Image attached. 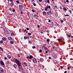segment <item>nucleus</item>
I'll return each mask as SVG.
<instances>
[{
	"label": "nucleus",
	"instance_id": "nucleus-1",
	"mask_svg": "<svg viewBox=\"0 0 73 73\" xmlns=\"http://www.w3.org/2000/svg\"><path fill=\"white\" fill-rule=\"evenodd\" d=\"M15 62L16 64L18 65L19 66H20V61L18 59H15Z\"/></svg>",
	"mask_w": 73,
	"mask_h": 73
},
{
	"label": "nucleus",
	"instance_id": "nucleus-2",
	"mask_svg": "<svg viewBox=\"0 0 73 73\" xmlns=\"http://www.w3.org/2000/svg\"><path fill=\"white\" fill-rule=\"evenodd\" d=\"M51 8L50 6L49 5H47L46 7L44 8V9L45 11H48V9H50Z\"/></svg>",
	"mask_w": 73,
	"mask_h": 73
},
{
	"label": "nucleus",
	"instance_id": "nucleus-3",
	"mask_svg": "<svg viewBox=\"0 0 73 73\" xmlns=\"http://www.w3.org/2000/svg\"><path fill=\"white\" fill-rule=\"evenodd\" d=\"M58 41H60V42H63V44H64V40H62L60 39H58Z\"/></svg>",
	"mask_w": 73,
	"mask_h": 73
},
{
	"label": "nucleus",
	"instance_id": "nucleus-4",
	"mask_svg": "<svg viewBox=\"0 0 73 73\" xmlns=\"http://www.w3.org/2000/svg\"><path fill=\"white\" fill-rule=\"evenodd\" d=\"M0 73H2L3 72H4V69H2V68H0Z\"/></svg>",
	"mask_w": 73,
	"mask_h": 73
},
{
	"label": "nucleus",
	"instance_id": "nucleus-5",
	"mask_svg": "<svg viewBox=\"0 0 73 73\" xmlns=\"http://www.w3.org/2000/svg\"><path fill=\"white\" fill-rule=\"evenodd\" d=\"M23 65L24 67L26 66H27V64L26 62H24L23 63Z\"/></svg>",
	"mask_w": 73,
	"mask_h": 73
},
{
	"label": "nucleus",
	"instance_id": "nucleus-6",
	"mask_svg": "<svg viewBox=\"0 0 73 73\" xmlns=\"http://www.w3.org/2000/svg\"><path fill=\"white\" fill-rule=\"evenodd\" d=\"M19 8L21 9H22L23 8V7L22 6V5H20L19 6Z\"/></svg>",
	"mask_w": 73,
	"mask_h": 73
},
{
	"label": "nucleus",
	"instance_id": "nucleus-7",
	"mask_svg": "<svg viewBox=\"0 0 73 73\" xmlns=\"http://www.w3.org/2000/svg\"><path fill=\"white\" fill-rule=\"evenodd\" d=\"M47 15H49V16H50V15H52V13H51V12L50 11H48L47 12Z\"/></svg>",
	"mask_w": 73,
	"mask_h": 73
},
{
	"label": "nucleus",
	"instance_id": "nucleus-8",
	"mask_svg": "<svg viewBox=\"0 0 73 73\" xmlns=\"http://www.w3.org/2000/svg\"><path fill=\"white\" fill-rule=\"evenodd\" d=\"M13 5H14V3L13 2L11 3H10V6H11V7H13Z\"/></svg>",
	"mask_w": 73,
	"mask_h": 73
},
{
	"label": "nucleus",
	"instance_id": "nucleus-9",
	"mask_svg": "<svg viewBox=\"0 0 73 73\" xmlns=\"http://www.w3.org/2000/svg\"><path fill=\"white\" fill-rule=\"evenodd\" d=\"M2 39L3 41H6V40H7V38L5 37H4L2 38Z\"/></svg>",
	"mask_w": 73,
	"mask_h": 73
},
{
	"label": "nucleus",
	"instance_id": "nucleus-10",
	"mask_svg": "<svg viewBox=\"0 0 73 73\" xmlns=\"http://www.w3.org/2000/svg\"><path fill=\"white\" fill-rule=\"evenodd\" d=\"M33 61L34 63H36L37 62V60L35 59H34L33 60Z\"/></svg>",
	"mask_w": 73,
	"mask_h": 73
},
{
	"label": "nucleus",
	"instance_id": "nucleus-11",
	"mask_svg": "<svg viewBox=\"0 0 73 73\" xmlns=\"http://www.w3.org/2000/svg\"><path fill=\"white\" fill-rule=\"evenodd\" d=\"M1 63L2 65H4V62H3V61H1Z\"/></svg>",
	"mask_w": 73,
	"mask_h": 73
},
{
	"label": "nucleus",
	"instance_id": "nucleus-12",
	"mask_svg": "<svg viewBox=\"0 0 73 73\" xmlns=\"http://www.w3.org/2000/svg\"><path fill=\"white\" fill-rule=\"evenodd\" d=\"M34 17H35V18H37V17H38V16L37 15H34Z\"/></svg>",
	"mask_w": 73,
	"mask_h": 73
},
{
	"label": "nucleus",
	"instance_id": "nucleus-13",
	"mask_svg": "<svg viewBox=\"0 0 73 73\" xmlns=\"http://www.w3.org/2000/svg\"><path fill=\"white\" fill-rule=\"evenodd\" d=\"M33 56L32 55H30L29 56V59H32V58H33Z\"/></svg>",
	"mask_w": 73,
	"mask_h": 73
},
{
	"label": "nucleus",
	"instance_id": "nucleus-14",
	"mask_svg": "<svg viewBox=\"0 0 73 73\" xmlns=\"http://www.w3.org/2000/svg\"><path fill=\"white\" fill-rule=\"evenodd\" d=\"M8 39L9 40H12V38H11L10 37H8Z\"/></svg>",
	"mask_w": 73,
	"mask_h": 73
},
{
	"label": "nucleus",
	"instance_id": "nucleus-15",
	"mask_svg": "<svg viewBox=\"0 0 73 73\" xmlns=\"http://www.w3.org/2000/svg\"><path fill=\"white\" fill-rule=\"evenodd\" d=\"M13 66L14 68H16V67H17V65L15 64H14L13 65Z\"/></svg>",
	"mask_w": 73,
	"mask_h": 73
},
{
	"label": "nucleus",
	"instance_id": "nucleus-16",
	"mask_svg": "<svg viewBox=\"0 0 73 73\" xmlns=\"http://www.w3.org/2000/svg\"><path fill=\"white\" fill-rule=\"evenodd\" d=\"M40 60L41 61H42V62H43V61H44V59L42 58H40Z\"/></svg>",
	"mask_w": 73,
	"mask_h": 73
},
{
	"label": "nucleus",
	"instance_id": "nucleus-17",
	"mask_svg": "<svg viewBox=\"0 0 73 73\" xmlns=\"http://www.w3.org/2000/svg\"><path fill=\"white\" fill-rule=\"evenodd\" d=\"M7 57H8V58H9V59H10V58H11V56H10L9 55H8Z\"/></svg>",
	"mask_w": 73,
	"mask_h": 73
},
{
	"label": "nucleus",
	"instance_id": "nucleus-18",
	"mask_svg": "<svg viewBox=\"0 0 73 73\" xmlns=\"http://www.w3.org/2000/svg\"><path fill=\"white\" fill-rule=\"evenodd\" d=\"M54 9H57V6H54Z\"/></svg>",
	"mask_w": 73,
	"mask_h": 73
},
{
	"label": "nucleus",
	"instance_id": "nucleus-19",
	"mask_svg": "<svg viewBox=\"0 0 73 73\" xmlns=\"http://www.w3.org/2000/svg\"><path fill=\"white\" fill-rule=\"evenodd\" d=\"M43 15H46V12L43 11Z\"/></svg>",
	"mask_w": 73,
	"mask_h": 73
},
{
	"label": "nucleus",
	"instance_id": "nucleus-20",
	"mask_svg": "<svg viewBox=\"0 0 73 73\" xmlns=\"http://www.w3.org/2000/svg\"><path fill=\"white\" fill-rule=\"evenodd\" d=\"M6 64L8 65H9V64H10V62H9V61H7L6 62Z\"/></svg>",
	"mask_w": 73,
	"mask_h": 73
},
{
	"label": "nucleus",
	"instance_id": "nucleus-21",
	"mask_svg": "<svg viewBox=\"0 0 73 73\" xmlns=\"http://www.w3.org/2000/svg\"><path fill=\"white\" fill-rule=\"evenodd\" d=\"M3 42H4V41L3 40H1L0 41V42L1 44H3Z\"/></svg>",
	"mask_w": 73,
	"mask_h": 73
},
{
	"label": "nucleus",
	"instance_id": "nucleus-22",
	"mask_svg": "<svg viewBox=\"0 0 73 73\" xmlns=\"http://www.w3.org/2000/svg\"><path fill=\"white\" fill-rule=\"evenodd\" d=\"M11 36H14V34L13 33H11Z\"/></svg>",
	"mask_w": 73,
	"mask_h": 73
},
{
	"label": "nucleus",
	"instance_id": "nucleus-23",
	"mask_svg": "<svg viewBox=\"0 0 73 73\" xmlns=\"http://www.w3.org/2000/svg\"><path fill=\"white\" fill-rule=\"evenodd\" d=\"M10 43L11 44H13V43H14V42H13V41H12L10 42Z\"/></svg>",
	"mask_w": 73,
	"mask_h": 73
},
{
	"label": "nucleus",
	"instance_id": "nucleus-24",
	"mask_svg": "<svg viewBox=\"0 0 73 73\" xmlns=\"http://www.w3.org/2000/svg\"><path fill=\"white\" fill-rule=\"evenodd\" d=\"M50 12H51V13H53V10H52V9L50 10Z\"/></svg>",
	"mask_w": 73,
	"mask_h": 73
},
{
	"label": "nucleus",
	"instance_id": "nucleus-25",
	"mask_svg": "<svg viewBox=\"0 0 73 73\" xmlns=\"http://www.w3.org/2000/svg\"><path fill=\"white\" fill-rule=\"evenodd\" d=\"M16 3H17L18 4H19L20 3V2L18 0H17L16 1Z\"/></svg>",
	"mask_w": 73,
	"mask_h": 73
},
{
	"label": "nucleus",
	"instance_id": "nucleus-26",
	"mask_svg": "<svg viewBox=\"0 0 73 73\" xmlns=\"http://www.w3.org/2000/svg\"><path fill=\"white\" fill-rule=\"evenodd\" d=\"M46 41L47 42H49L50 41V40H49V39H47L46 40Z\"/></svg>",
	"mask_w": 73,
	"mask_h": 73
},
{
	"label": "nucleus",
	"instance_id": "nucleus-27",
	"mask_svg": "<svg viewBox=\"0 0 73 73\" xmlns=\"http://www.w3.org/2000/svg\"><path fill=\"white\" fill-rule=\"evenodd\" d=\"M63 9L64 11H66V9L65 7H64L63 8Z\"/></svg>",
	"mask_w": 73,
	"mask_h": 73
},
{
	"label": "nucleus",
	"instance_id": "nucleus-28",
	"mask_svg": "<svg viewBox=\"0 0 73 73\" xmlns=\"http://www.w3.org/2000/svg\"><path fill=\"white\" fill-rule=\"evenodd\" d=\"M33 5L34 6H36V3H33Z\"/></svg>",
	"mask_w": 73,
	"mask_h": 73
},
{
	"label": "nucleus",
	"instance_id": "nucleus-29",
	"mask_svg": "<svg viewBox=\"0 0 73 73\" xmlns=\"http://www.w3.org/2000/svg\"><path fill=\"white\" fill-rule=\"evenodd\" d=\"M0 49H1V50H2V51H3V48L2 47H0Z\"/></svg>",
	"mask_w": 73,
	"mask_h": 73
},
{
	"label": "nucleus",
	"instance_id": "nucleus-30",
	"mask_svg": "<svg viewBox=\"0 0 73 73\" xmlns=\"http://www.w3.org/2000/svg\"><path fill=\"white\" fill-rule=\"evenodd\" d=\"M27 59H29V56H27Z\"/></svg>",
	"mask_w": 73,
	"mask_h": 73
},
{
	"label": "nucleus",
	"instance_id": "nucleus-31",
	"mask_svg": "<svg viewBox=\"0 0 73 73\" xmlns=\"http://www.w3.org/2000/svg\"><path fill=\"white\" fill-rule=\"evenodd\" d=\"M29 43L30 44H31L32 43V41H29Z\"/></svg>",
	"mask_w": 73,
	"mask_h": 73
},
{
	"label": "nucleus",
	"instance_id": "nucleus-32",
	"mask_svg": "<svg viewBox=\"0 0 73 73\" xmlns=\"http://www.w3.org/2000/svg\"><path fill=\"white\" fill-rule=\"evenodd\" d=\"M24 39H25V40H26V39H27V38L26 36H25L24 37Z\"/></svg>",
	"mask_w": 73,
	"mask_h": 73
},
{
	"label": "nucleus",
	"instance_id": "nucleus-33",
	"mask_svg": "<svg viewBox=\"0 0 73 73\" xmlns=\"http://www.w3.org/2000/svg\"><path fill=\"white\" fill-rule=\"evenodd\" d=\"M18 57H20V54H18Z\"/></svg>",
	"mask_w": 73,
	"mask_h": 73
},
{
	"label": "nucleus",
	"instance_id": "nucleus-34",
	"mask_svg": "<svg viewBox=\"0 0 73 73\" xmlns=\"http://www.w3.org/2000/svg\"><path fill=\"white\" fill-rule=\"evenodd\" d=\"M28 34L30 36H31L32 35V34L30 33H28Z\"/></svg>",
	"mask_w": 73,
	"mask_h": 73
},
{
	"label": "nucleus",
	"instance_id": "nucleus-35",
	"mask_svg": "<svg viewBox=\"0 0 73 73\" xmlns=\"http://www.w3.org/2000/svg\"><path fill=\"white\" fill-rule=\"evenodd\" d=\"M32 48L33 49H35V48H36V47H35V46H34L32 47Z\"/></svg>",
	"mask_w": 73,
	"mask_h": 73
},
{
	"label": "nucleus",
	"instance_id": "nucleus-36",
	"mask_svg": "<svg viewBox=\"0 0 73 73\" xmlns=\"http://www.w3.org/2000/svg\"><path fill=\"white\" fill-rule=\"evenodd\" d=\"M47 3H48V4H49V0H48L47 1Z\"/></svg>",
	"mask_w": 73,
	"mask_h": 73
},
{
	"label": "nucleus",
	"instance_id": "nucleus-37",
	"mask_svg": "<svg viewBox=\"0 0 73 73\" xmlns=\"http://www.w3.org/2000/svg\"><path fill=\"white\" fill-rule=\"evenodd\" d=\"M64 15L65 16H69V15H65V14H64Z\"/></svg>",
	"mask_w": 73,
	"mask_h": 73
},
{
	"label": "nucleus",
	"instance_id": "nucleus-38",
	"mask_svg": "<svg viewBox=\"0 0 73 73\" xmlns=\"http://www.w3.org/2000/svg\"><path fill=\"white\" fill-rule=\"evenodd\" d=\"M61 23H63V22H64V21H63V20H61Z\"/></svg>",
	"mask_w": 73,
	"mask_h": 73
},
{
	"label": "nucleus",
	"instance_id": "nucleus-39",
	"mask_svg": "<svg viewBox=\"0 0 73 73\" xmlns=\"http://www.w3.org/2000/svg\"><path fill=\"white\" fill-rule=\"evenodd\" d=\"M32 11L33 12H35V11L33 9L32 10Z\"/></svg>",
	"mask_w": 73,
	"mask_h": 73
},
{
	"label": "nucleus",
	"instance_id": "nucleus-40",
	"mask_svg": "<svg viewBox=\"0 0 73 73\" xmlns=\"http://www.w3.org/2000/svg\"><path fill=\"white\" fill-rule=\"evenodd\" d=\"M69 11L70 12V13H72V11H71L70 10H69Z\"/></svg>",
	"mask_w": 73,
	"mask_h": 73
},
{
	"label": "nucleus",
	"instance_id": "nucleus-41",
	"mask_svg": "<svg viewBox=\"0 0 73 73\" xmlns=\"http://www.w3.org/2000/svg\"><path fill=\"white\" fill-rule=\"evenodd\" d=\"M26 37L27 38H29V36H28V35H27Z\"/></svg>",
	"mask_w": 73,
	"mask_h": 73
},
{
	"label": "nucleus",
	"instance_id": "nucleus-42",
	"mask_svg": "<svg viewBox=\"0 0 73 73\" xmlns=\"http://www.w3.org/2000/svg\"><path fill=\"white\" fill-rule=\"evenodd\" d=\"M67 36L68 37H70V35H68V34H67Z\"/></svg>",
	"mask_w": 73,
	"mask_h": 73
},
{
	"label": "nucleus",
	"instance_id": "nucleus-43",
	"mask_svg": "<svg viewBox=\"0 0 73 73\" xmlns=\"http://www.w3.org/2000/svg\"><path fill=\"white\" fill-rule=\"evenodd\" d=\"M66 1L67 3H69V0H66Z\"/></svg>",
	"mask_w": 73,
	"mask_h": 73
},
{
	"label": "nucleus",
	"instance_id": "nucleus-44",
	"mask_svg": "<svg viewBox=\"0 0 73 73\" xmlns=\"http://www.w3.org/2000/svg\"><path fill=\"white\" fill-rule=\"evenodd\" d=\"M13 12H15V10L14 9H13Z\"/></svg>",
	"mask_w": 73,
	"mask_h": 73
},
{
	"label": "nucleus",
	"instance_id": "nucleus-45",
	"mask_svg": "<svg viewBox=\"0 0 73 73\" xmlns=\"http://www.w3.org/2000/svg\"><path fill=\"white\" fill-rule=\"evenodd\" d=\"M4 59L5 60H7V58L6 57H5Z\"/></svg>",
	"mask_w": 73,
	"mask_h": 73
},
{
	"label": "nucleus",
	"instance_id": "nucleus-46",
	"mask_svg": "<svg viewBox=\"0 0 73 73\" xmlns=\"http://www.w3.org/2000/svg\"><path fill=\"white\" fill-rule=\"evenodd\" d=\"M51 21L49 19L48 20V22H49V23H50Z\"/></svg>",
	"mask_w": 73,
	"mask_h": 73
},
{
	"label": "nucleus",
	"instance_id": "nucleus-47",
	"mask_svg": "<svg viewBox=\"0 0 73 73\" xmlns=\"http://www.w3.org/2000/svg\"><path fill=\"white\" fill-rule=\"evenodd\" d=\"M42 52V50H39V52Z\"/></svg>",
	"mask_w": 73,
	"mask_h": 73
},
{
	"label": "nucleus",
	"instance_id": "nucleus-48",
	"mask_svg": "<svg viewBox=\"0 0 73 73\" xmlns=\"http://www.w3.org/2000/svg\"><path fill=\"white\" fill-rule=\"evenodd\" d=\"M26 29H27V31H28L29 29L28 28H27Z\"/></svg>",
	"mask_w": 73,
	"mask_h": 73
},
{
	"label": "nucleus",
	"instance_id": "nucleus-49",
	"mask_svg": "<svg viewBox=\"0 0 73 73\" xmlns=\"http://www.w3.org/2000/svg\"><path fill=\"white\" fill-rule=\"evenodd\" d=\"M42 0H39V1L40 2H41V1H42Z\"/></svg>",
	"mask_w": 73,
	"mask_h": 73
},
{
	"label": "nucleus",
	"instance_id": "nucleus-50",
	"mask_svg": "<svg viewBox=\"0 0 73 73\" xmlns=\"http://www.w3.org/2000/svg\"><path fill=\"white\" fill-rule=\"evenodd\" d=\"M56 24H57V25H59L58 24H57V22H56L55 23Z\"/></svg>",
	"mask_w": 73,
	"mask_h": 73
},
{
	"label": "nucleus",
	"instance_id": "nucleus-51",
	"mask_svg": "<svg viewBox=\"0 0 73 73\" xmlns=\"http://www.w3.org/2000/svg\"><path fill=\"white\" fill-rule=\"evenodd\" d=\"M11 2H12L13 1V0H10Z\"/></svg>",
	"mask_w": 73,
	"mask_h": 73
},
{
	"label": "nucleus",
	"instance_id": "nucleus-52",
	"mask_svg": "<svg viewBox=\"0 0 73 73\" xmlns=\"http://www.w3.org/2000/svg\"><path fill=\"white\" fill-rule=\"evenodd\" d=\"M48 58H49V59H51V57H48Z\"/></svg>",
	"mask_w": 73,
	"mask_h": 73
},
{
	"label": "nucleus",
	"instance_id": "nucleus-53",
	"mask_svg": "<svg viewBox=\"0 0 73 73\" xmlns=\"http://www.w3.org/2000/svg\"><path fill=\"white\" fill-rule=\"evenodd\" d=\"M37 27H38V28H40V25H38Z\"/></svg>",
	"mask_w": 73,
	"mask_h": 73
},
{
	"label": "nucleus",
	"instance_id": "nucleus-54",
	"mask_svg": "<svg viewBox=\"0 0 73 73\" xmlns=\"http://www.w3.org/2000/svg\"><path fill=\"white\" fill-rule=\"evenodd\" d=\"M60 68L61 69H62V68H63L62 67V66H60Z\"/></svg>",
	"mask_w": 73,
	"mask_h": 73
},
{
	"label": "nucleus",
	"instance_id": "nucleus-55",
	"mask_svg": "<svg viewBox=\"0 0 73 73\" xmlns=\"http://www.w3.org/2000/svg\"><path fill=\"white\" fill-rule=\"evenodd\" d=\"M45 3H47V0H45Z\"/></svg>",
	"mask_w": 73,
	"mask_h": 73
},
{
	"label": "nucleus",
	"instance_id": "nucleus-56",
	"mask_svg": "<svg viewBox=\"0 0 73 73\" xmlns=\"http://www.w3.org/2000/svg\"><path fill=\"white\" fill-rule=\"evenodd\" d=\"M21 14H23V11H21Z\"/></svg>",
	"mask_w": 73,
	"mask_h": 73
},
{
	"label": "nucleus",
	"instance_id": "nucleus-57",
	"mask_svg": "<svg viewBox=\"0 0 73 73\" xmlns=\"http://www.w3.org/2000/svg\"><path fill=\"white\" fill-rule=\"evenodd\" d=\"M43 45L44 46H46V44H44Z\"/></svg>",
	"mask_w": 73,
	"mask_h": 73
},
{
	"label": "nucleus",
	"instance_id": "nucleus-58",
	"mask_svg": "<svg viewBox=\"0 0 73 73\" xmlns=\"http://www.w3.org/2000/svg\"><path fill=\"white\" fill-rule=\"evenodd\" d=\"M70 68V67H68V69H69Z\"/></svg>",
	"mask_w": 73,
	"mask_h": 73
},
{
	"label": "nucleus",
	"instance_id": "nucleus-59",
	"mask_svg": "<svg viewBox=\"0 0 73 73\" xmlns=\"http://www.w3.org/2000/svg\"><path fill=\"white\" fill-rule=\"evenodd\" d=\"M60 9H62V7H60Z\"/></svg>",
	"mask_w": 73,
	"mask_h": 73
},
{
	"label": "nucleus",
	"instance_id": "nucleus-60",
	"mask_svg": "<svg viewBox=\"0 0 73 73\" xmlns=\"http://www.w3.org/2000/svg\"><path fill=\"white\" fill-rule=\"evenodd\" d=\"M53 37L54 38H56V36H54Z\"/></svg>",
	"mask_w": 73,
	"mask_h": 73
},
{
	"label": "nucleus",
	"instance_id": "nucleus-61",
	"mask_svg": "<svg viewBox=\"0 0 73 73\" xmlns=\"http://www.w3.org/2000/svg\"><path fill=\"white\" fill-rule=\"evenodd\" d=\"M45 53H48V51H46L45 52Z\"/></svg>",
	"mask_w": 73,
	"mask_h": 73
},
{
	"label": "nucleus",
	"instance_id": "nucleus-62",
	"mask_svg": "<svg viewBox=\"0 0 73 73\" xmlns=\"http://www.w3.org/2000/svg\"><path fill=\"white\" fill-rule=\"evenodd\" d=\"M67 71H65L64 72V73H66Z\"/></svg>",
	"mask_w": 73,
	"mask_h": 73
},
{
	"label": "nucleus",
	"instance_id": "nucleus-63",
	"mask_svg": "<svg viewBox=\"0 0 73 73\" xmlns=\"http://www.w3.org/2000/svg\"><path fill=\"white\" fill-rule=\"evenodd\" d=\"M49 31H46V32L47 33H49Z\"/></svg>",
	"mask_w": 73,
	"mask_h": 73
},
{
	"label": "nucleus",
	"instance_id": "nucleus-64",
	"mask_svg": "<svg viewBox=\"0 0 73 73\" xmlns=\"http://www.w3.org/2000/svg\"><path fill=\"white\" fill-rule=\"evenodd\" d=\"M41 33L42 34L43 33V32H41Z\"/></svg>",
	"mask_w": 73,
	"mask_h": 73
}]
</instances>
